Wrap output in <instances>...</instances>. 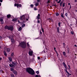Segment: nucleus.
Listing matches in <instances>:
<instances>
[{
    "label": "nucleus",
    "mask_w": 77,
    "mask_h": 77,
    "mask_svg": "<svg viewBox=\"0 0 77 77\" xmlns=\"http://www.w3.org/2000/svg\"><path fill=\"white\" fill-rule=\"evenodd\" d=\"M4 55L5 56H7V54H6V52L5 51H4Z\"/></svg>",
    "instance_id": "nucleus-21"
},
{
    "label": "nucleus",
    "mask_w": 77,
    "mask_h": 77,
    "mask_svg": "<svg viewBox=\"0 0 77 77\" xmlns=\"http://www.w3.org/2000/svg\"><path fill=\"white\" fill-rule=\"evenodd\" d=\"M29 18V15H23L22 16V17H20V20H23V21H28Z\"/></svg>",
    "instance_id": "nucleus-1"
},
{
    "label": "nucleus",
    "mask_w": 77,
    "mask_h": 77,
    "mask_svg": "<svg viewBox=\"0 0 77 77\" xmlns=\"http://www.w3.org/2000/svg\"><path fill=\"white\" fill-rule=\"evenodd\" d=\"M44 53H45V51H44Z\"/></svg>",
    "instance_id": "nucleus-64"
},
{
    "label": "nucleus",
    "mask_w": 77,
    "mask_h": 77,
    "mask_svg": "<svg viewBox=\"0 0 77 77\" xmlns=\"http://www.w3.org/2000/svg\"><path fill=\"white\" fill-rule=\"evenodd\" d=\"M35 5V6H38L39 5V3L38 2H37Z\"/></svg>",
    "instance_id": "nucleus-19"
},
{
    "label": "nucleus",
    "mask_w": 77,
    "mask_h": 77,
    "mask_svg": "<svg viewBox=\"0 0 77 77\" xmlns=\"http://www.w3.org/2000/svg\"><path fill=\"white\" fill-rule=\"evenodd\" d=\"M0 21L1 22V24H4V21H3V20L2 18H0Z\"/></svg>",
    "instance_id": "nucleus-7"
},
{
    "label": "nucleus",
    "mask_w": 77,
    "mask_h": 77,
    "mask_svg": "<svg viewBox=\"0 0 77 77\" xmlns=\"http://www.w3.org/2000/svg\"><path fill=\"white\" fill-rule=\"evenodd\" d=\"M2 58H0V60H1L2 59Z\"/></svg>",
    "instance_id": "nucleus-54"
},
{
    "label": "nucleus",
    "mask_w": 77,
    "mask_h": 77,
    "mask_svg": "<svg viewBox=\"0 0 77 77\" xmlns=\"http://www.w3.org/2000/svg\"><path fill=\"white\" fill-rule=\"evenodd\" d=\"M54 50H56V48H54Z\"/></svg>",
    "instance_id": "nucleus-58"
},
{
    "label": "nucleus",
    "mask_w": 77,
    "mask_h": 77,
    "mask_svg": "<svg viewBox=\"0 0 77 77\" xmlns=\"http://www.w3.org/2000/svg\"><path fill=\"white\" fill-rule=\"evenodd\" d=\"M57 32H59V27H58L57 28Z\"/></svg>",
    "instance_id": "nucleus-25"
},
{
    "label": "nucleus",
    "mask_w": 77,
    "mask_h": 77,
    "mask_svg": "<svg viewBox=\"0 0 77 77\" xmlns=\"http://www.w3.org/2000/svg\"><path fill=\"white\" fill-rule=\"evenodd\" d=\"M63 45L64 48H65V46H66V45H65V43H63Z\"/></svg>",
    "instance_id": "nucleus-23"
},
{
    "label": "nucleus",
    "mask_w": 77,
    "mask_h": 77,
    "mask_svg": "<svg viewBox=\"0 0 77 77\" xmlns=\"http://www.w3.org/2000/svg\"><path fill=\"white\" fill-rule=\"evenodd\" d=\"M42 32H44V29L42 28Z\"/></svg>",
    "instance_id": "nucleus-44"
},
{
    "label": "nucleus",
    "mask_w": 77,
    "mask_h": 77,
    "mask_svg": "<svg viewBox=\"0 0 77 77\" xmlns=\"http://www.w3.org/2000/svg\"><path fill=\"white\" fill-rule=\"evenodd\" d=\"M40 33L41 34H42V32L41 31H40Z\"/></svg>",
    "instance_id": "nucleus-55"
},
{
    "label": "nucleus",
    "mask_w": 77,
    "mask_h": 77,
    "mask_svg": "<svg viewBox=\"0 0 77 77\" xmlns=\"http://www.w3.org/2000/svg\"><path fill=\"white\" fill-rule=\"evenodd\" d=\"M8 59L10 62H12V58L11 57H9Z\"/></svg>",
    "instance_id": "nucleus-14"
},
{
    "label": "nucleus",
    "mask_w": 77,
    "mask_h": 77,
    "mask_svg": "<svg viewBox=\"0 0 77 77\" xmlns=\"http://www.w3.org/2000/svg\"><path fill=\"white\" fill-rule=\"evenodd\" d=\"M37 18L38 20L40 19V14H38V15L37 16Z\"/></svg>",
    "instance_id": "nucleus-10"
},
{
    "label": "nucleus",
    "mask_w": 77,
    "mask_h": 77,
    "mask_svg": "<svg viewBox=\"0 0 77 77\" xmlns=\"http://www.w3.org/2000/svg\"><path fill=\"white\" fill-rule=\"evenodd\" d=\"M75 2H77V0H75Z\"/></svg>",
    "instance_id": "nucleus-52"
},
{
    "label": "nucleus",
    "mask_w": 77,
    "mask_h": 77,
    "mask_svg": "<svg viewBox=\"0 0 77 77\" xmlns=\"http://www.w3.org/2000/svg\"><path fill=\"white\" fill-rule=\"evenodd\" d=\"M26 71L28 72V73H29V74H31V75L35 74V72H34V70L30 68H27L26 69Z\"/></svg>",
    "instance_id": "nucleus-2"
},
{
    "label": "nucleus",
    "mask_w": 77,
    "mask_h": 77,
    "mask_svg": "<svg viewBox=\"0 0 77 77\" xmlns=\"http://www.w3.org/2000/svg\"><path fill=\"white\" fill-rule=\"evenodd\" d=\"M29 54L30 56H32L33 54V51H30L29 52Z\"/></svg>",
    "instance_id": "nucleus-6"
},
{
    "label": "nucleus",
    "mask_w": 77,
    "mask_h": 77,
    "mask_svg": "<svg viewBox=\"0 0 77 77\" xmlns=\"http://www.w3.org/2000/svg\"><path fill=\"white\" fill-rule=\"evenodd\" d=\"M14 6H17V8H18V7H21V5L18 4H14Z\"/></svg>",
    "instance_id": "nucleus-5"
},
{
    "label": "nucleus",
    "mask_w": 77,
    "mask_h": 77,
    "mask_svg": "<svg viewBox=\"0 0 77 77\" xmlns=\"http://www.w3.org/2000/svg\"><path fill=\"white\" fill-rule=\"evenodd\" d=\"M70 9H71V5H70Z\"/></svg>",
    "instance_id": "nucleus-53"
},
{
    "label": "nucleus",
    "mask_w": 77,
    "mask_h": 77,
    "mask_svg": "<svg viewBox=\"0 0 77 77\" xmlns=\"http://www.w3.org/2000/svg\"><path fill=\"white\" fill-rule=\"evenodd\" d=\"M70 26H72V24H70Z\"/></svg>",
    "instance_id": "nucleus-60"
},
{
    "label": "nucleus",
    "mask_w": 77,
    "mask_h": 77,
    "mask_svg": "<svg viewBox=\"0 0 77 77\" xmlns=\"http://www.w3.org/2000/svg\"><path fill=\"white\" fill-rule=\"evenodd\" d=\"M63 65H64V68L66 69V68H67V67H66V64H65V62H63Z\"/></svg>",
    "instance_id": "nucleus-9"
},
{
    "label": "nucleus",
    "mask_w": 77,
    "mask_h": 77,
    "mask_svg": "<svg viewBox=\"0 0 77 77\" xmlns=\"http://www.w3.org/2000/svg\"><path fill=\"white\" fill-rule=\"evenodd\" d=\"M30 6L32 8H33V5H31Z\"/></svg>",
    "instance_id": "nucleus-38"
},
{
    "label": "nucleus",
    "mask_w": 77,
    "mask_h": 77,
    "mask_svg": "<svg viewBox=\"0 0 77 77\" xmlns=\"http://www.w3.org/2000/svg\"><path fill=\"white\" fill-rule=\"evenodd\" d=\"M71 75V74H69V75Z\"/></svg>",
    "instance_id": "nucleus-62"
},
{
    "label": "nucleus",
    "mask_w": 77,
    "mask_h": 77,
    "mask_svg": "<svg viewBox=\"0 0 77 77\" xmlns=\"http://www.w3.org/2000/svg\"><path fill=\"white\" fill-rule=\"evenodd\" d=\"M56 53H57V52H56Z\"/></svg>",
    "instance_id": "nucleus-63"
},
{
    "label": "nucleus",
    "mask_w": 77,
    "mask_h": 77,
    "mask_svg": "<svg viewBox=\"0 0 77 77\" xmlns=\"http://www.w3.org/2000/svg\"><path fill=\"white\" fill-rule=\"evenodd\" d=\"M34 10L35 11H36V10H37V9H36V7H34Z\"/></svg>",
    "instance_id": "nucleus-37"
},
{
    "label": "nucleus",
    "mask_w": 77,
    "mask_h": 77,
    "mask_svg": "<svg viewBox=\"0 0 77 77\" xmlns=\"http://www.w3.org/2000/svg\"><path fill=\"white\" fill-rule=\"evenodd\" d=\"M9 39H11L12 42H14V38H11V37L10 36L9 37Z\"/></svg>",
    "instance_id": "nucleus-8"
},
{
    "label": "nucleus",
    "mask_w": 77,
    "mask_h": 77,
    "mask_svg": "<svg viewBox=\"0 0 77 77\" xmlns=\"http://www.w3.org/2000/svg\"><path fill=\"white\" fill-rule=\"evenodd\" d=\"M51 21H53V20H52V19H51L49 20V22H50Z\"/></svg>",
    "instance_id": "nucleus-39"
},
{
    "label": "nucleus",
    "mask_w": 77,
    "mask_h": 77,
    "mask_svg": "<svg viewBox=\"0 0 77 77\" xmlns=\"http://www.w3.org/2000/svg\"><path fill=\"white\" fill-rule=\"evenodd\" d=\"M58 26H59V27H60V22H59V23H58Z\"/></svg>",
    "instance_id": "nucleus-33"
},
{
    "label": "nucleus",
    "mask_w": 77,
    "mask_h": 77,
    "mask_svg": "<svg viewBox=\"0 0 77 77\" xmlns=\"http://www.w3.org/2000/svg\"><path fill=\"white\" fill-rule=\"evenodd\" d=\"M74 46H75V47H77V45H74Z\"/></svg>",
    "instance_id": "nucleus-49"
},
{
    "label": "nucleus",
    "mask_w": 77,
    "mask_h": 77,
    "mask_svg": "<svg viewBox=\"0 0 77 77\" xmlns=\"http://www.w3.org/2000/svg\"><path fill=\"white\" fill-rule=\"evenodd\" d=\"M12 64H13L14 66L15 65V66H16L17 64V62H15L14 63L13 62H12Z\"/></svg>",
    "instance_id": "nucleus-12"
},
{
    "label": "nucleus",
    "mask_w": 77,
    "mask_h": 77,
    "mask_svg": "<svg viewBox=\"0 0 77 77\" xmlns=\"http://www.w3.org/2000/svg\"><path fill=\"white\" fill-rule=\"evenodd\" d=\"M10 75L11 77H15V76L13 74H10Z\"/></svg>",
    "instance_id": "nucleus-20"
},
{
    "label": "nucleus",
    "mask_w": 77,
    "mask_h": 77,
    "mask_svg": "<svg viewBox=\"0 0 77 77\" xmlns=\"http://www.w3.org/2000/svg\"><path fill=\"white\" fill-rule=\"evenodd\" d=\"M35 77H41V76L39 75H35Z\"/></svg>",
    "instance_id": "nucleus-27"
},
{
    "label": "nucleus",
    "mask_w": 77,
    "mask_h": 77,
    "mask_svg": "<svg viewBox=\"0 0 77 77\" xmlns=\"http://www.w3.org/2000/svg\"><path fill=\"white\" fill-rule=\"evenodd\" d=\"M38 23H40V20H38V22H37Z\"/></svg>",
    "instance_id": "nucleus-40"
},
{
    "label": "nucleus",
    "mask_w": 77,
    "mask_h": 77,
    "mask_svg": "<svg viewBox=\"0 0 77 77\" xmlns=\"http://www.w3.org/2000/svg\"><path fill=\"white\" fill-rule=\"evenodd\" d=\"M62 3H63L62 2H61L60 3V5H62Z\"/></svg>",
    "instance_id": "nucleus-48"
},
{
    "label": "nucleus",
    "mask_w": 77,
    "mask_h": 77,
    "mask_svg": "<svg viewBox=\"0 0 77 77\" xmlns=\"http://www.w3.org/2000/svg\"><path fill=\"white\" fill-rule=\"evenodd\" d=\"M20 46L21 47L23 48H26V43L24 42H22L20 43Z\"/></svg>",
    "instance_id": "nucleus-4"
},
{
    "label": "nucleus",
    "mask_w": 77,
    "mask_h": 77,
    "mask_svg": "<svg viewBox=\"0 0 77 77\" xmlns=\"http://www.w3.org/2000/svg\"><path fill=\"white\" fill-rule=\"evenodd\" d=\"M25 25H26L24 24H23L22 26V27H25Z\"/></svg>",
    "instance_id": "nucleus-30"
},
{
    "label": "nucleus",
    "mask_w": 77,
    "mask_h": 77,
    "mask_svg": "<svg viewBox=\"0 0 77 77\" xmlns=\"http://www.w3.org/2000/svg\"><path fill=\"white\" fill-rule=\"evenodd\" d=\"M1 5H2V3H0V6H1Z\"/></svg>",
    "instance_id": "nucleus-56"
},
{
    "label": "nucleus",
    "mask_w": 77,
    "mask_h": 77,
    "mask_svg": "<svg viewBox=\"0 0 77 77\" xmlns=\"http://www.w3.org/2000/svg\"><path fill=\"white\" fill-rule=\"evenodd\" d=\"M3 2V1L2 0H0V2L2 3Z\"/></svg>",
    "instance_id": "nucleus-47"
},
{
    "label": "nucleus",
    "mask_w": 77,
    "mask_h": 77,
    "mask_svg": "<svg viewBox=\"0 0 77 77\" xmlns=\"http://www.w3.org/2000/svg\"><path fill=\"white\" fill-rule=\"evenodd\" d=\"M13 73L14 74H16V75H17L18 73H17V71L16 70H14L13 71Z\"/></svg>",
    "instance_id": "nucleus-11"
},
{
    "label": "nucleus",
    "mask_w": 77,
    "mask_h": 77,
    "mask_svg": "<svg viewBox=\"0 0 77 77\" xmlns=\"http://www.w3.org/2000/svg\"><path fill=\"white\" fill-rule=\"evenodd\" d=\"M18 22H19V23H20V20H18Z\"/></svg>",
    "instance_id": "nucleus-59"
},
{
    "label": "nucleus",
    "mask_w": 77,
    "mask_h": 77,
    "mask_svg": "<svg viewBox=\"0 0 77 77\" xmlns=\"http://www.w3.org/2000/svg\"><path fill=\"white\" fill-rule=\"evenodd\" d=\"M50 2H51L50 1L48 0V1L47 2V3H50Z\"/></svg>",
    "instance_id": "nucleus-42"
},
{
    "label": "nucleus",
    "mask_w": 77,
    "mask_h": 77,
    "mask_svg": "<svg viewBox=\"0 0 77 77\" xmlns=\"http://www.w3.org/2000/svg\"><path fill=\"white\" fill-rule=\"evenodd\" d=\"M21 29H22L21 27H20L18 29V31H21Z\"/></svg>",
    "instance_id": "nucleus-26"
},
{
    "label": "nucleus",
    "mask_w": 77,
    "mask_h": 77,
    "mask_svg": "<svg viewBox=\"0 0 77 77\" xmlns=\"http://www.w3.org/2000/svg\"><path fill=\"white\" fill-rule=\"evenodd\" d=\"M9 66L10 67H14V64H9Z\"/></svg>",
    "instance_id": "nucleus-13"
},
{
    "label": "nucleus",
    "mask_w": 77,
    "mask_h": 77,
    "mask_svg": "<svg viewBox=\"0 0 77 77\" xmlns=\"http://www.w3.org/2000/svg\"><path fill=\"white\" fill-rule=\"evenodd\" d=\"M0 72H3V70H0Z\"/></svg>",
    "instance_id": "nucleus-45"
},
{
    "label": "nucleus",
    "mask_w": 77,
    "mask_h": 77,
    "mask_svg": "<svg viewBox=\"0 0 77 77\" xmlns=\"http://www.w3.org/2000/svg\"><path fill=\"white\" fill-rule=\"evenodd\" d=\"M36 72L37 73V74H39V72L38 71H36Z\"/></svg>",
    "instance_id": "nucleus-41"
},
{
    "label": "nucleus",
    "mask_w": 77,
    "mask_h": 77,
    "mask_svg": "<svg viewBox=\"0 0 77 77\" xmlns=\"http://www.w3.org/2000/svg\"><path fill=\"white\" fill-rule=\"evenodd\" d=\"M65 3H63V7H65Z\"/></svg>",
    "instance_id": "nucleus-32"
},
{
    "label": "nucleus",
    "mask_w": 77,
    "mask_h": 77,
    "mask_svg": "<svg viewBox=\"0 0 77 77\" xmlns=\"http://www.w3.org/2000/svg\"><path fill=\"white\" fill-rule=\"evenodd\" d=\"M59 13H57L56 14V16H59Z\"/></svg>",
    "instance_id": "nucleus-28"
},
{
    "label": "nucleus",
    "mask_w": 77,
    "mask_h": 77,
    "mask_svg": "<svg viewBox=\"0 0 77 77\" xmlns=\"http://www.w3.org/2000/svg\"><path fill=\"white\" fill-rule=\"evenodd\" d=\"M7 18H9L11 17V16L10 14H8L7 15Z\"/></svg>",
    "instance_id": "nucleus-18"
},
{
    "label": "nucleus",
    "mask_w": 77,
    "mask_h": 77,
    "mask_svg": "<svg viewBox=\"0 0 77 77\" xmlns=\"http://www.w3.org/2000/svg\"><path fill=\"white\" fill-rule=\"evenodd\" d=\"M17 20V19L14 18L12 19L13 21H16Z\"/></svg>",
    "instance_id": "nucleus-15"
},
{
    "label": "nucleus",
    "mask_w": 77,
    "mask_h": 77,
    "mask_svg": "<svg viewBox=\"0 0 77 77\" xmlns=\"http://www.w3.org/2000/svg\"><path fill=\"white\" fill-rule=\"evenodd\" d=\"M6 50H7V52H9V51H10V48H7L6 49Z\"/></svg>",
    "instance_id": "nucleus-17"
},
{
    "label": "nucleus",
    "mask_w": 77,
    "mask_h": 77,
    "mask_svg": "<svg viewBox=\"0 0 77 77\" xmlns=\"http://www.w3.org/2000/svg\"><path fill=\"white\" fill-rule=\"evenodd\" d=\"M5 29H8V30L12 31L14 30V27L12 26H6L5 27Z\"/></svg>",
    "instance_id": "nucleus-3"
},
{
    "label": "nucleus",
    "mask_w": 77,
    "mask_h": 77,
    "mask_svg": "<svg viewBox=\"0 0 77 77\" xmlns=\"http://www.w3.org/2000/svg\"><path fill=\"white\" fill-rule=\"evenodd\" d=\"M39 1H40V0H37V2H39Z\"/></svg>",
    "instance_id": "nucleus-50"
},
{
    "label": "nucleus",
    "mask_w": 77,
    "mask_h": 77,
    "mask_svg": "<svg viewBox=\"0 0 77 77\" xmlns=\"http://www.w3.org/2000/svg\"><path fill=\"white\" fill-rule=\"evenodd\" d=\"M61 17H62V18H64V16H63V13H61Z\"/></svg>",
    "instance_id": "nucleus-22"
},
{
    "label": "nucleus",
    "mask_w": 77,
    "mask_h": 77,
    "mask_svg": "<svg viewBox=\"0 0 77 77\" xmlns=\"http://www.w3.org/2000/svg\"><path fill=\"white\" fill-rule=\"evenodd\" d=\"M11 56H14V53H12L11 54Z\"/></svg>",
    "instance_id": "nucleus-31"
},
{
    "label": "nucleus",
    "mask_w": 77,
    "mask_h": 77,
    "mask_svg": "<svg viewBox=\"0 0 77 77\" xmlns=\"http://www.w3.org/2000/svg\"><path fill=\"white\" fill-rule=\"evenodd\" d=\"M60 2H61V0H59V1L57 2V3H60Z\"/></svg>",
    "instance_id": "nucleus-34"
},
{
    "label": "nucleus",
    "mask_w": 77,
    "mask_h": 77,
    "mask_svg": "<svg viewBox=\"0 0 77 77\" xmlns=\"http://www.w3.org/2000/svg\"><path fill=\"white\" fill-rule=\"evenodd\" d=\"M38 59H40V57H38Z\"/></svg>",
    "instance_id": "nucleus-46"
},
{
    "label": "nucleus",
    "mask_w": 77,
    "mask_h": 77,
    "mask_svg": "<svg viewBox=\"0 0 77 77\" xmlns=\"http://www.w3.org/2000/svg\"><path fill=\"white\" fill-rule=\"evenodd\" d=\"M68 66L69 67V68H70V66L69 65H68Z\"/></svg>",
    "instance_id": "nucleus-51"
},
{
    "label": "nucleus",
    "mask_w": 77,
    "mask_h": 77,
    "mask_svg": "<svg viewBox=\"0 0 77 77\" xmlns=\"http://www.w3.org/2000/svg\"><path fill=\"white\" fill-rule=\"evenodd\" d=\"M65 71L66 72L67 74H69V72H68V71H67L66 70Z\"/></svg>",
    "instance_id": "nucleus-24"
},
{
    "label": "nucleus",
    "mask_w": 77,
    "mask_h": 77,
    "mask_svg": "<svg viewBox=\"0 0 77 77\" xmlns=\"http://www.w3.org/2000/svg\"><path fill=\"white\" fill-rule=\"evenodd\" d=\"M68 5H70V4L69 3Z\"/></svg>",
    "instance_id": "nucleus-57"
},
{
    "label": "nucleus",
    "mask_w": 77,
    "mask_h": 77,
    "mask_svg": "<svg viewBox=\"0 0 77 77\" xmlns=\"http://www.w3.org/2000/svg\"><path fill=\"white\" fill-rule=\"evenodd\" d=\"M65 16H66V17H67V16H68V14L67 13H66L65 14Z\"/></svg>",
    "instance_id": "nucleus-35"
},
{
    "label": "nucleus",
    "mask_w": 77,
    "mask_h": 77,
    "mask_svg": "<svg viewBox=\"0 0 77 77\" xmlns=\"http://www.w3.org/2000/svg\"><path fill=\"white\" fill-rule=\"evenodd\" d=\"M61 7L62 6V5H60Z\"/></svg>",
    "instance_id": "nucleus-61"
},
{
    "label": "nucleus",
    "mask_w": 77,
    "mask_h": 77,
    "mask_svg": "<svg viewBox=\"0 0 77 77\" xmlns=\"http://www.w3.org/2000/svg\"><path fill=\"white\" fill-rule=\"evenodd\" d=\"M63 54L64 56H65V57H66V53L65 52H63Z\"/></svg>",
    "instance_id": "nucleus-16"
},
{
    "label": "nucleus",
    "mask_w": 77,
    "mask_h": 77,
    "mask_svg": "<svg viewBox=\"0 0 77 77\" xmlns=\"http://www.w3.org/2000/svg\"><path fill=\"white\" fill-rule=\"evenodd\" d=\"M11 71H14V69L12 68H11Z\"/></svg>",
    "instance_id": "nucleus-29"
},
{
    "label": "nucleus",
    "mask_w": 77,
    "mask_h": 77,
    "mask_svg": "<svg viewBox=\"0 0 77 77\" xmlns=\"http://www.w3.org/2000/svg\"><path fill=\"white\" fill-rule=\"evenodd\" d=\"M71 32L72 35H74V32H73L71 31Z\"/></svg>",
    "instance_id": "nucleus-36"
},
{
    "label": "nucleus",
    "mask_w": 77,
    "mask_h": 77,
    "mask_svg": "<svg viewBox=\"0 0 77 77\" xmlns=\"http://www.w3.org/2000/svg\"><path fill=\"white\" fill-rule=\"evenodd\" d=\"M27 46H28V47H29V44L28 43H27Z\"/></svg>",
    "instance_id": "nucleus-43"
}]
</instances>
